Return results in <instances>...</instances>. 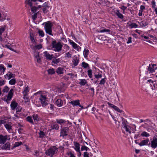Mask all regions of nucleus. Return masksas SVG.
Masks as SVG:
<instances>
[{
    "mask_svg": "<svg viewBox=\"0 0 157 157\" xmlns=\"http://www.w3.org/2000/svg\"><path fill=\"white\" fill-rule=\"evenodd\" d=\"M7 17V13L6 11H0V21H4L6 19L9 21L10 20V18Z\"/></svg>",
    "mask_w": 157,
    "mask_h": 157,
    "instance_id": "obj_5",
    "label": "nucleus"
},
{
    "mask_svg": "<svg viewBox=\"0 0 157 157\" xmlns=\"http://www.w3.org/2000/svg\"><path fill=\"white\" fill-rule=\"evenodd\" d=\"M33 117L35 122H37L39 120V117L38 115L34 114L32 116Z\"/></svg>",
    "mask_w": 157,
    "mask_h": 157,
    "instance_id": "obj_39",
    "label": "nucleus"
},
{
    "mask_svg": "<svg viewBox=\"0 0 157 157\" xmlns=\"http://www.w3.org/2000/svg\"><path fill=\"white\" fill-rule=\"evenodd\" d=\"M44 54L47 59L50 60L54 57L53 54H50L47 51L44 52Z\"/></svg>",
    "mask_w": 157,
    "mask_h": 157,
    "instance_id": "obj_19",
    "label": "nucleus"
},
{
    "mask_svg": "<svg viewBox=\"0 0 157 157\" xmlns=\"http://www.w3.org/2000/svg\"><path fill=\"white\" fill-rule=\"evenodd\" d=\"M102 76V75L101 74L99 73L98 74H95L94 75V77L95 78L97 79H98L99 78H101Z\"/></svg>",
    "mask_w": 157,
    "mask_h": 157,
    "instance_id": "obj_57",
    "label": "nucleus"
},
{
    "mask_svg": "<svg viewBox=\"0 0 157 157\" xmlns=\"http://www.w3.org/2000/svg\"><path fill=\"white\" fill-rule=\"evenodd\" d=\"M71 54L69 52H68L66 53L65 57L68 58H70L71 57Z\"/></svg>",
    "mask_w": 157,
    "mask_h": 157,
    "instance_id": "obj_58",
    "label": "nucleus"
},
{
    "mask_svg": "<svg viewBox=\"0 0 157 157\" xmlns=\"http://www.w3.org/2000/svg\"><path fill=\"white\" fill-rule=\"evenodd\" d=\"M23 98L25 103H27L30 101V99L27 95H23Z\"/></svg>",
    "mask_w": 157,
    "mask_h": 157,
    "instance_id": "obj_40",
    "label": "nucleus"
},
{
    "mask_svg": "<svg viewBox=\"0 0 157 157\" xmlns=\"http://www.w3.org/2000/svg\"><path fill=\"white\" fill-rule=\"evenodd\" d=\"M148 24L147 20L145 19L142 21L140 23V26L142 27H145Z\"/></svg>",
    "mask_w": 157,
    "mask_h": 157,
    "instance_id": "obj_26",
    "label": "nucleus"
},
{
    "mask_svg": "<svg viewBox=\"0 0 157 157\" xmlns=\"http://www.w3.org/2000/svg\"><path fill=\"white\" fill-rule=\"evenodd\" d=\"M79 84L81 86H84L87 83V81L85 79H80Z\"/></svg>",
    "mask_w": 157,
    "mask_h": 157,
    "instance_id": "obj_37",
    "label": "nucleus"
},
{
    "mask_svg": "<svg viewBox=\"0 0 157 157\" xmlns=\"http://www.w3.org/2000/svg\"><path fill=\"white\" fill-rule=\"evenodd\" d=\"M48 71V73L50 75H52L55 73L54 70L53 68L49 69Z\"/></svg>",
    "mask_w": 157,
    "mask_h": 157,
    "instance_id": "obj_52",
    "label": "nucleus"
},
{
    "mask_svg": "<svg viewBox=\"0 0 157 157\" xmlns=\"http://www.w3.org/2000/svg\"><path fill=\"white\" fill-rule=\"evenodd\" d=\"M151 88L153 90H156L157 88V84L156 81H152V83H151Z\"/></svg>",
    "mask_w": 157,
    "mask_h": 157,
    "instance_id": "obj_27",
    "label": "nucleus"
},
{
    "mask_svg": "<svg viewBox=\"0 0 157 157\" xmlns=\"http://www.w3.org/2000/svg\"><path fill=\"white\" fill-rule=\"evenodd\" d=\"M38 33L39 34V36L41 37H44V33L42 30L40 29H38Z\"/></svg>",
    "mask_w": 157,
    "mask_h": 157,
    "instance_id": "obj_36",
    "label": "nucleus"
},
{
    "mask_svg": "<svg viewBox=\"0 0 157 157\" xmlns=\"http://www.w3.org/2000/svg\"><path fill=\"white\" fill-rule=\"evenodd\" d=\"M22 107L20 106H18L16 108V112H20L21 111Z\"/></svg>",
    "mask_w": 157,
    "mask_h": 157,
    "instance_id": "obj_60",
    "label": "nucleus"
},
{
    "mask_svg": "<svg viewBox=\"0 0 157 157\" xmlns=\"http://www.w3.org/2000/svg\"><path fill=\"white\" fill-rule=\"evenodd\" d=\"M5 81L4 80H0V86H2L5 84Z\"/></svg>",
    "mask_w": 157,
    "mask_h": 157,
    "instance_id": "obj_62",
    "label": "nucleus"
},
{
    "mask_svg": "<svg viewBox=\"0 0 157 157\" xmlns=\"http://www.w3.org/2000/svg\"><path fill=\"white\" fill-rule=\"evenodd\" d=\"M149 142V140L147 139L145 140H142L140 143H139V145L142 146L144 145H147L148 142Z\"/></svg>",
    "mask_w": 157,
    "mask_h": 157,
    "instance_id": "obj_24",
    "label": "nucleus"
},
{
    "mask_svg": "<svg viewBox=\"0 0 157 157\" xmlns=\"http://www.w3.org/2000/svg\"><path fill=\"white\" fill-rule=\"evenodd\" d=\"M127 121H124L122 122V126L124 128H127V127L128 126V125H127Z\"/></svg>",
    "mask_w": 157,
    "mask_h": 157,
    "instance_id": "obj_50",
    "label": "nucleus"
},
{
    "mask_svg": "<svg viewBox=\"0 0 157 157\" xmlns=\"http://www.w3.org/2000/svg\"><path fill=\"white\" fill-rule=\"evenodd\" d=\"M13 89H11L9 92L8 94L4 97V100L6 101L11 100L13 96Z\"/></svg>",
    "mask_w": 157,
    "mask_h": 157,
    "instance_id": "obj_7",
    "label": "nucleus"
},
{
    "mask_svg": "<svg viewBox=\"0 0 157 157\" xmlns=\"http://www.w3.org/2000/svg\"><path fill=\"white\" fill-rule=\"evenodd\" d=\"M68 130L69 128L68 127H62V125L61 126L60 136L64 137L67 136L68 133Z\"/></svg>",
    "mask_w": 157,
    "mask_h": 157,
    "instance_id": "obj_6",
    "label": "nucleus"
},
{
    "mask_svg": "<svg viewBox=\"0 0 157 157\" xmlns=\"http://www.w3.org/2000/svg\"><path fill=\"white\" fill-rule=\"evenodd\" d=\"M30 33V39L33 43H35V41L34 39V34H33L32 30H30L29 31Z\"/></svg>",
    "mask_w": 157,
    "mask_h": 157,
    "instance_id": "obj_23",
    "label": "nucleus"
},
{
    "mask_svg": "<svg viewBox=\"0 0 157 157\" xmlns=\"http://www.w3.org/2000/svg\"><path fill=\"white\" fill-rule=\"evenodd\" d=\"M4 149L6 150H9L10 149V145L9 142L6 143L3 147Z\"/></svg>",
    "mask_w": 157,
    "mask_h": 157,
    "instance_id": "obj_32",
    "label": "nucleus"
},
{
    "mask_svg": "<svg viewBox=\"0 0 157 157\" xmlns=\"http://www.w3.org/2000/svg\"><path fill=\"white\" fill-rule=\"evenodd\" d=\"M83 157H89V153L86 151H85V152H84V154H83Z\"/></svg>",
    "mask_w": 157,
    "mask_h": 157,
    "instance_id": "obj_64",
    "label": "nucleus"
},
{
    "mask_svg": "<svg viewBox=\"0 0 157 157\" xmlns=\"http://www.w3.org/2000/svg\"><path fill=\"white\" fill-rule=\"evenodd\" d=\"M97 32L98 33H107L109 34L110 33V32H111L110 30L109 29H103L101 30H97Z\"/></svg>",
    "mask_w": 157,
    "mask_h": 157,
    "instance_id": "obj_31",
    "label": "nucleus"
},
{
    "mask_svg": "<svg viewBox=\"0 0 157 157\" xmlns=\"http://www.w3.org/2000/svg\"><path fill=\"white\" fill-rule=\"evenodd\" d=\"M108 105L109 106V107L112 108L115 111L117 112L121 113L122 112V110H121L118 107L116 106L111 104L109 102H107Z\"/></svg>",
    "mask_w": 157,
    "mask_h": 157,
    "instance_id": "obj_13",
    "label": "nucleus"
},
{
    "mask_svg": "<svg viewBox=\"0 0 157 157\" xmlns=\"http://www.w3.org/2000/svg\"><path fill=\"white\" fill-rule=\"evenodd\" d=\"M74 147H73L76 152H79L80 144L76 142H74Z\"/></svg>",
    "mask_w": 157,
    "mask_h": 157,
    "instance_id": "obj_21",
    "label": "nucleus"
},
{
    "mask_svg": "<svg viewBox=\"0 0 157 157\" xmlns=\"http://www.w3.org/2000/svg\"><path fill=\"white\" fill-rule=\"evenodd\" d=\"M59 128V125L56 123H54L52 128L55 129L56 130H58Z\"/></svg>",
    "mask_w": 157,
    "mask_h": 157,
    "instance_id": "obj_53",
    "label": "nucleus"
},
{
    "mask_svg": "<svg viewBox=\"0 0 157 157\" xmlns=\"http://www.w3.org/2000/svg\"><path fill=\"white\" fill-rule=\"evenodd\" d=\"M116 14L120 18L122 19L124 17L123 15L120 13L119 10H118L116 11Z\"/></svg>",
    "mask_w": 157,
    "mask_h": 157,
    "instance_id": "obj_38",
    "label": "nucleus"
},
{
    "mask_svg": "<svg viewBox=\"0 0 157 157\" xmlns=\"http://www.w3.org/2000/svg\"><path fill=\"white\" fill-rule=\"evenodd\" d=\"M129 26L131 29L137 28L138 25L136 23H133L129 25Z\"/></svg>",
    "mask_w": 157,
    "mask_h": 157,
    "instance_id": "obj_44",
    "label": "nucleus"
},
{
    "mask_svg": "<svg viewBox=\"0 0 157 157\" xmlns=\"http://www.w3.org/2000/svg\"><path fill=\"white\" fill-rule=\"evenodd\" d=\"M11 109L12 110H15L18 106V103L15 101H13L10 104Z\"/></svg>",
    "mask_w": 157,
    "mask_h": 157,
    "instance_id": "obj_20",
    "label": "nucleus"
},
{
    "mask_svg": "<svg viewBox=\"0 0 157 157\" xmlns=\"http://www.w3.org/2000/svg\"><path fill=\"white\" fill-rule=\"evenodd\" d=\"M87 74L90 78H91L92 77V71L91 69L87 71Z\"/></svg>",
    "mask_w": 157,
    "mask_h": 157,
    "instance_id": "obj_51",
    "label": "nucleus"
},
{
    "mask_svg": "<svg viewBox=\"0 0 157 157\" xmlns=\"http://www.w3.org/2000/svg\"><path fill=\"white\" fill-rule=\"evenodd\" d=\"M130 126H129L128 125V126L127 127V128H124L125 130L127 132H128V133L130 134H131V132H132V131H131V129L130 128Z\"/></svg>",
    "mask_w": 157,
    "mask_h": 157,
    "instance_id": "obj_54",
    "label": "nucleus"
},
{
    "mask_svg": "<svg viewBox=\"0 0 157 157\" xmlns=\"http://www.w3.org/2000/svg\"><path fill=\"white\" fill-rule=\"evenodd\" d=\"M56 72L59 75L63 74V69L62 67H58L56 70Z\"/></svg>",
    "mask_w": 157,
    "mask_h": 157,
    "instance_id": "obj_34",
    "label": "nucleus"
},
{
    "mask_svg": "<svg viewBox=\"0 0 157 157\" xmlns=\"http://www.w3.org/2000/svg\"><path fill=\"white\" fill-rule=\"evenodd\" d=\"M26 120L31 124H34V123L32 119V117L31 116H28L26 118Z\"/></svg>",
    "mask_w": 157,
    "mask_h": 157,
    "instance_id": "obj_29",
    "label": "nucleus"
},
{
    "mask_svg": "<svg viewBox=\"0 0 157 157\" xmlns=\"http://www.w3.org/2000/svg\"><path fill=\"white\" fill-rule=\"evenodd\" d=\"M5 46L6 47V48H8L9 49H10V50L13 51V52H16V51L14 50L10 46V45H5Z\"/></svg>",
    "mask_w": 157,
    "mask_h": 157,
    "instance_id": "obj_61",
    "label": "nucleus"
},
{
    "mask_svg": "<svg viewBox=\"0 0 157 157\" xmlns=\"http://www.w3.org/2000/svg\"><path fill=\"white\" fill-rule=\"evenodd\" d=\"M10 140V136L9 135H6L5 136L2 135H0V144H3L7 140Z\"/></svg>",
    "mask_w": 157,
    "mask_h": 157,
    "instance_id": "obj_8",
    "label": "nucleus"
},
{
    "mask_svg": "<svg viewBox=\"0 0 157 157\" xmlns=\"http://www.w3.org/2000/svg\"><path fill=\"white\" fill-rule=\"evenodd\" d=\"M5 70L6 68L4 67L3 65L1 64L0 65V72L4 73L5 71Z\"/></svg>",
    "mask_w": 157,
    "mask_h": 157,
    "instance_id": "obj_49",
    "label": "nucleus"
},
{
    "mask_svg": "<svg viewBox=\"0 0 157 157\" xmlns=\"http://www.w3.org/2000/svg\"><path fill=\"white\" fill-rule=\"evenodd\" d=\"M6 29L5 27L3 26L0 27V41L2 43H4V40L2 38V33L5 31Z\"/></svg>",
    "mask_w": 157,
    "mask_h": 157,
    "instance_id": "obj_18",
    "label": "nucleus"
},
{
    "mask_svg": "<svg viewBox=\"0 0 157 157\" xmlns=\"http://www.w3.org/2000/svg\"><path fill=\"white\" fill-rule=\"evenodd\" d=\"M57 151L58 148L55 146H52L46 151L45 154L48 156L52 157Z\"/></svg>",
    "mask_w": 157,
    "mask_h": 157,
    "instance_id": "obj_4",
    "label": "nucleus"
},
{
    "mask_svg": "<svg viewBox=\"0 0 157 157\" xmlns=\"http://www.w3.org/2000/svg\"><path fill=\"white\" fill-rule=\"evenodd\" d=\"M132 38L131 36L128 37V41L127 42V43L128 44L131 43L132 42Z\"/></svg>",
    "mask_w": 157,
    "mask_h": 157,
    "instance_id": "obj_63",
    "label": "nucleus"
},
{
    "mask_svg": "<svg viewBox=\"0 0 157 157\" xmlns=\"http://www.w3.org/2000/svg\"><path fill=\"white\" fill-rule=\"evenodd\" d=\"M61 61L60 58L55 59H53L52 61V63H54L55 64H57L59 63ZM53 64H52V65Z\"/></svg>",
    "mask_w": 157,
    "mask_h": 157,
    "instance_id": "obj_33",
    "label": "nucleus"
},
{
    "mask_svg": "<svg viewBox=\"0 0 157 157\" xmlns=\"http://www.w3.org/2000/svg\"><path fill=\"white\" fill-rule=\"evenodd\" d=\"M79 62V58L76 56H74L73 58L71 64L75 66L78 65Z\"/></svg>",
    "mask_w": 157,
    "mask_h": 157,
    "instance_id": "obj_15",
    "label": "nucleus"
},
{
    "mask_svg": "<svg viewBox=\"0 0 157 157\" xmlns=\"http://www.w3.org/2000/svg\"><path fill=\"white\" fill-rule=\"evenodd\" d=\"M16 83V80L15 78H13L10 80L9 82V84L10 85H14Z\"/></svg>",
    "mask_w": 157,
    "mask_h": 157,
    "instance_id": "obj_43",
    "label": "nucleus"
},
{
    "mask_svg": "<svg viewBox=\"0 0 157 157\" xmlns=\"http://www.w3.org/2000/svg\"><path fill=\"white\" fill-rule=\"evenodd\" d=\"M14 77L15 75L10 71H9L6 75H4L5 78L8 80H10L11 78H14Z\"/></svg>",
    "mask_w": 157,
    "mask_h": 157,
    "instance_id": "obj_16",
    "label": "nucleus"
},
{
    "mask_svg": "<svg viewBox=\"0 0 157 157\" xmlns=\"http://www.w3.org/2000/svg\"><path fill=\"white\" fill-rule=\"evenodd\" d=\"M4 126L9 132H11V130L12 129V126L11 124L9 123H6L4 124Z\"/></svg>",
    "mask_w": 157,
    "mask_h": 157,
    "instance_id": "obj_25",
    "label": "nucleus"
},
{
    "mask_svg": "<svg viewBox=\"0 0 157 157\" xmlns=\"http://www.w3.org/2000/svg\"><path fill=\"white\" fill-rule=\"evenodd\" d=\"M141 135L142 136L149 137L150 136L149 134L146 132H144L141 133Z\"/></svg>",
    "mask_w": 157,
    "mask_h": 157,
    "instance_id": "obj_47",
    "label": "nucleus"
},
{
    "mask_svg": "<svg viewBox=\"0 0 157 157\" xmlns=\"http://www.w3.org/2000/svg\"><path fill=\"white\" fill-rule=\"evenodd\" d=\"M28 5L31 7V11L33 13H36L37 10V8L35 6H33V5L35 3H33L31 2H30V0H29L28 1H26Z\"/></svg>",
    "mask_w": 157,
    "mask_h": 157,
    "instance_id": "obj_11",
    "label": "nucleus"
},
{
    "mask_svg": "<svg viewBox=\"0 0 157 157\" xmlns=\"http://www.w3.org/2000/svg\"><path fill=\"white\" fill-rule=\"evenodd\" d=\"M106 78H105L102 79L100 81L99 84L100 85L104 84L105 83V82H106Z\"/></svg>",
    "mask_w": 157,
    "mask_h": 157,
    "instance_id": "obj_56",
    "label": "nucleus"
},
{
    "mask_svg": "<svg viewBox=\"0 0 157 157\" xmlns=\"http://www.w3.org/2000/svg\"><path fill=\"white\" fill-rule=\"evenodd\" d=\"M56 121L57 123L60 124L61 126L62 125V127L64 125H66V124L69 123L68 121L62 119H56Z\"/></svg>",
    "mask_w": 157,
    "mask_h": 157,
    "instance_id": "obj_12",
    "label": "nucleus"
},
{
    "mask_svg": "<svg viewBox=\"0 0 157 157\" xmlns=\"http://www.w3.org/2000/svg\"><path fill=\"white\" fill-rule=\"evenodd\" d=\"M69 43L72 46L73 48L76 49L77 51H79L80 49H81V48L80 47L78 46L76 43L72 40H71Z\"/></svg>",
    "mask_w": 157,
    "mask_h": 157,
    "instance_id": "obj_17",
    "label": "nucleus"
},
{
    "mask_svg": "<svg viewBox=\"0 0 157 157\" xmlns=\"http://www.w3.org/2000/svg\"><path fill=\"white\" fill-rule=\"evenodd\" d=\"M22 144V142L21 141L16 142L15 143L13 147H18L21 145Z\"/></svg>",
    "mask_w": 157,
    "mask_h": 157,
    "instance_id": "obj_46",
    "label": "nucleus"
},
{
    "mask_svg": "<svg viewBox=\"0 0 157 157\" xmlns=\"http://www.w3.org/2000/svg\"><path fill=\"white\" fill-rule=\"evenodd\" d=\"M82 67L84 68H87L89 67V65L88 64L85 62H82Z\"/></svg>",
    "mask_w": 157,
    "mask_h": 157,
    "instance_id": "obj_45",
    "label": "nucleus"
},
{
    "mask_svg": "<svg viewBox=\"0 0 157 157\" xmlns=\"http://www.w3.org/2000/svg\"><path fill=\"white\" fill-rule=\"evenodd\" d=\"M29 92V88L28 86H27L25 88L22 92L23 95H27Z\"/></svg>",
    "mask_w": 157,
    "mask_h": 157,
    "instance_id": "obj_28",
    "label": "nucleus"
},
{
    "mask_svg": "<svg viewBox=\"0 0 157 157\" xmlns=\"http://www.w3.org/2000/svg\"><path fill=\"white\" fill-rule=\"evenodd\" d=\"M39 137L43 138L45 135L44 133L42 131H40L39 133Z\"/></svg>",
    "mask_w": 157,
    "mask_h": 157,
    "instance_id": "obj_59",
    "label": "nucleus"
},
{
    "mask_svg": "<svg viewBox=\"0 0 157 157\" xmlns=\"http://www.w3.org/2000/svg\"><path fill=\"white\" fill-rule=\"evenodd\" d=\"M151 5L152 8L155 9V11L156 14H157V8H155L156 4L155 2L154 1H152L151 2Z\"/></svg>",
    "mask_w": 157,
    "mask_h": 157,
    "instance_id": "obj_35",
    "label": "nucleus"
},
{
    "mask_svg": "<svg viewBox=\"0 0 157 157\" xmlns=\"http://www.w3.org/2000/svg\"><path fill=\"white\" fill-rule=\"evenodd\" d=\"M68 155L70 156V157H75L73 151H69L67 153Z\"/></svg>",
    "mask_w": 157,
    "mask_h": 157,
    "instance_id": "obj_55",
    "label": "nucleus"
},
{
    "mask_svg": "<svg viewBox=\"0 0 157 157\" xmlns=\"http://www.w3.org/2000/svg\"><path fill=\"white\" fill-rule=\"evenodd\" d=\"M39 95V96L40 97L39 100L40 101L41 103L37 101L34 102V104L36 106L39 107L41 106V105L43 107L46 106L48 105L47 98L46 96L44 94H42L41 91H39L35 93L34 94V96Z\"/></svg>",
    "mask_w": 157,
    "mask_h": 157,
    "instance_id": "obj_1",
    "label": "nucleus"
},
{
    "mask_svg": "<svg viewBox=\"0 0 157 157\" xmlns=\"http://www.w3.org/2000/svg\"><path fill=\"white\" fill-rule=\"evenodd\" d=\"M130 127L131 130L132 131L133 133H135L136 130V126L135 124H132L131 126H130Z\"/></svg>",
    "mask_w": 157,
    "mask_h": 157,
    "instance_id": "obj_41",
    "label": "nucleus"
},
{
    "mask_svg": "<svg viewBox=\"0 0 157 157\" xmlns=\"http://www.w3.org/2000/svg\"><path fill=\"white\" fill-rule=\"evenodd\" d=\"M89 51L87 49H85L83 52V54L85 58L87 59L89 54Z\"/></svg>",
    "mask_w": 157,
    "mask_h": 157,
    "instance_id": "obj_30",
    "label": "nucleus"
},
{
    "mask_svg": "<svg viewBox=\"0 0 157 157\" xmlns=\"http://www.w3.org/2000/svg\"><path fill=\"white\" fill-rule=\"evenodd\" d=\"M53 50L55 52H59L61 50L62 45L60 42L56 43L55 40L52 41L51 44Z\"/></svg>",
    "mask_w": 157,
    "mask_h": 157,
    "instance_id": "obj_2",
    "label": "nucleus"
},
{
    "mask_svg": "<svg viewBox=\"0 0 157 157\" xmlns=\"http://www.w3.org/2000/svg\"><path fill=\"white\" fill-rule=\"evenodd\" d=\"M9 88L7 86H6L3 87L2 90V92L3 93H7L9 92Z\"/></svg>",
    "mask_w": 157,
    "mask_h": 157,
    "instance_id": "obj_42",
    "label": "nucleus"
},
{
    "mask_svg": "<svg viewBox=\"0 0 157 157\" xmlns=\"http://www.w3.org/2000/svg\"><path fill=\"white\" fill-rule=\"evenodd\" d=\"M52 24L50 21H48L45 23L44 27L46 33L49 35L53 36L52 34Z\"/></svg>",
    "mask_w": 157,
    "mask_h": 157,
    "instance_id": "obj_3",
    "label": "nucleus"
},
{
    "mask_svg": "<svg viewBox=\"0 0 157 157\" xmlns=\"http://www.w3.org/2000/svg\"><path fill=\"white\" fill-rule=\"evenodd\" d=\"M151 147L153 148H155L157 147V138L154 136L153 140L151 141Z\"/></svg>",
    "mask_w": 157,
    "mask_h": 157,
    "instance_id": "obj_14",
    "label": "nucleus"
},
{
    "mask_svg": "<svg viewBox=\"0 0 157 157\" xmlns=\"http://www.w3.org/2000/svg\"><path fill=\"white\" fill-rule=\"evenodd\" d=\"M157 67L156 64H149L147 69V72L149 73H152L154 72L157 69Z\"/></svg>",
    "mask_w": 157,
    "mask_h": 157,
    "instance_id": "obj_9",
    "label": "nucleus"
},
{
    "mask_svg": "<svg viewBox=\"0 0 157 157\" xmlns=\"http://www.w3.org/2000/svg\"><path fill=\"white\" fill-rule=\"evenodd\" d=\"M55 103L57 106L60 107L63 105V102L61 99H58L56 101Z\"/></svg>",
    "mask_w": 157,
    "mask_h": 157,
    "instance_id": "obj_22",
    "label": "nucleus"
},
{
    "mask_svg": "<svg viewBox=\"0 0 157 157\" xmlns=\"http://www.w3.org/2000/svg\"><path fill=\"white\" fill-rule=\"evenodd\" d=\"M69 103L71 104L73 107L78 105L79 107H81L80 109L83 108V106L80 105V101L79 100L72 101L70 102Z\"/></svg>",
    "mask_w": 157,
    "mask_h": 157,
    "instance_id": "obj_10",
    "label": "nucleus"
},
{
    "mask_svg": "<svg viewBox=\"0 0 157 157\" xmlns=\"http://www.w3.org/2000/svg\"><path fill=\"white\" fill-rule=\"evenodd\" d=\"M81 151H87L88 150H89L90 149L86 146H82L81 148Z\"/></svg>",
    "mask_w": 157,
    "mask_h": 157,
    "instance_id": "obj_48",
    "label": "nucleus"
}]
</instances>
